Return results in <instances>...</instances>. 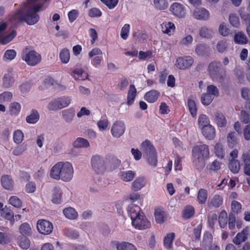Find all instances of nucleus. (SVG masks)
<instances>
[{"instance_id":"1","label":"nucleus","mask_w":250,"mask_h":250,"mask_svg":"<svg viewBox=\"0 0 250 250\" xmlns=\"http://www.w3.org/2000/svg\"><path fill=\"white\" fill-rule=\"evenodd\" d=\"M47 0H26L20 5V8L9 16V20L14 23L25 21L32 25L40 20L38 13L42 11L44 2Z\"/></svg>"},{"instance_id":"2","label":"nucleus","mask_w":250,"mask_h":250,"mask_svg":"<svg viewBox=\"0 0 250 250\" xmlns=\"http://www.w3.org/2000/svg\"><path fill=\"white\" fill-rule=\"evenodd\" d=\"M73 173V167L71 163L68 162H60L51 168L50 176L55 180H61L68 182L72 180Z\"/></svg>"},{"instance_id":"3","label":"nucleus","mask_w":250,"mask_h":250,"mask_svg":"<svg viewBox=\"0 0 250 250\" xmlns=\"http://www.w3.org/2000/svg\"><path fill=\"white\" fill-rule=\"evenodd\" d=\"M208 71L213 80L222 82L224 79L226 71L222 67L221 62L216 61L211 62L208 66Z\"/></svg>"},{"instance_id":"4","label":"nucleus","mask_w":250,"mask_h":250,"mask_svg":"<svg viewBox=\"0 0 250 250\" xmlns=\"http://www.w3.org/2000/svg\"><path fill=\"white\" fill-rule=\"evenodd\" d=\"M22 59L30 66H34L41 61V56L34 50L24 48L21 53Z\"/></svg>"},{"instance_id":"5","label":"nucleus","mask_w":250,"mask_h":250,"mask_svg":"<svg viewBox=\"0 0 250 250\" xmlns=\"http://www.w3.org/2000/svg\"><path fill=\"white\" fill-rule=\"evenodd\" d=\"M71 101L69 97H59L51 100L48 104L47 108L49 110L56 111L68 106Z\"/></svg>"},{"instance_id":"6","label":"nucleus","mask_w":250,"mask_h":250,"mask_svg":"<svg viewBox=\"0 0 250 250\" xmlns=\"http://www.w3.org/2000/svg\"><path fill=\"white\" fill-rule=\"evenodd\" d=\"M91 165L93 170L97 174L104 173L106 169L104 160L100 155H96L92 157Z\"/></svg>"},{"instance_id":"7","label":"nucleus","mask_w":250,"mask_h":250,"mask_svg":"<svg viewBox=\"0 0 250 250\" xmlns=\"http://www.w3.org/2000/svg\"><path fill=\"white\" fill-rule=\"evenodd\" d=\"M194 158L207 159L209 156V149L206 145H199L195 146L192 149Z\"/></svg>"},{"instance_id":"8","label":"nucleus","mask_w":250,"mask_h":250,"mask_svg":"<svg viewBox=\"0 0 250 250\" xmlns=\"http://www.w3.org/2000/svg\"><path fill=\"white\" fill-rule=\"evenodd\" d=\"M193 62L194 60L191 56L179 57L176 59L175 65L178 69L184 70L189 68Z\"/></svg>"},{"instance_id":"9","label":"nucleus","mask_w":250,"mask_h":250,"mask_svg":"<svg viewBox=\"0 0 250 250\" xmlns=\"http://www.w3.org/2000/svg\"><path fill=\"white\" fill-rule=\"evenodd\" d=\"M132 224L135 229L143 230L150 227V222L143 215H141L132 221Z\"/></svg>"},{"instance_id":"10","label":"nucleus","mask_w":250,"mask_h":250,"mask_svg":"<svg viewBox=\"0 0 250 250\" xmlns=\"http://www.w3.org/2000/svg\"><path fill=\"white\" fill-rule=\"evenodd\" d=\"M169 11L175 17L181 19L186 17V12L185 6L180 3L174 2L169 8Z\"/></svg>"},{"instance_id":"11","label":"nucleus","mask_w":250,"mask_h":250,"mask_svg":"<svg viewBox=\"0 0 250 250\" xmlns=\"http://www.w3.org/2000/svg\"><path fill=\"white\" fill-rule=\"evenodd\" d=\"M37 228L38 231L42 234H49L53 230L52 223L45 220H39L37 223Z\"/></svg>"},{"instance_id":"12","label":"nucleus","mask_w":250,"mask_h":250,"mask_svg":"<svg viewBox=\"0 0 250 250\" xmlns=\"http://www.w3.org/2000/svg\"><path fill=\"white\" fill-rule=\"evenodd\" d=\"M125 127L123 122L118 121L114 123L112 125L111 132L114 137L119 138L125 132Z\"/></svg>"},{"instance_id":"13","label":"nucleus","mask_w":250,"mask_h":250,"mask_svg":"<svg viewBox=\"0 0 250 250\" xmlns=\"http://www.w3.org/2000/svg\"><path fill=\"white\" fill-rule=\"evenodd\" d=\"M209 15V12L204 8H197L193 13V18L198 20H208Z\"/></svg>"},{"instance_id":"14","label":"nucleus","mask_w":250,"mask_h":250,"mask_svg":"<svg viewBox=\"0 0 250 250\" xmlns=\"http://www.w3.org/2000/svg\"><path fill=\"white\" fill-rule=\"evenodd\" d=\"M249 228L247 227L242 231L238 233L233 238L232 242L236 245H240L242 243L246 241L249 234Z\"/></svg>"},{"instance_id":"15","label":"nucleus","mask_w":250,"mask_h":250,"mask_svg":"<svg viewBox=\"0 0 250 250\" xmlns=\"http://www.w3.org/2000/svg\"><path fill=\"white\" fill-rule=\"evenodd\" d=\"M127 213L132 221L143 214L140 208L134 204H131L128 207Z\"/></svg>"},{"instance_id":"16","label":"nucleus","mask_w":250,"mask_h":250,"mask_svg":"<svg viewBox=\"0 0 250 250\" xmlns=\"http://www.w3.org/2000/svg\"><path fill=\"white\" fill-rule=\"evenodd\" d=\"M146 183V180L144 177H137L132 183L131 189L137 191L144 187Z\"/></svg>"},{"instance_id":"17","label":"nucleus","mask_w":250,"mask_h":250,"mask_svg":"<svg viewBox=\"0 0 250 250\" xmlns=\"http://www.w3.org/2000/svg\"><path fill=\"white\" fill-rule=\"evenodd\" d=\"M214 120L219 127H224L227 125V119L221 112H216L214 115Z\"/></svg>"},{"instance_id":"18","label":"nucleus","mask_w":250,"mask_h":250,"mask_svg":"<svg viewBox=\"0 0 250 250\" xmlns=\"http://www.w3.org/2000/svg\"><path fill=\"white\" fill-rule=\"evenodd\" d=\"M203 135L208 140H213L215 136V131L214 127L209 125L204 126L202 128Z\"/></svg>"},{"instance_id":"19","label":"nucleus","mask_w":250,"mask_h":250,"mask_svg":"<svg viewBox=\"0 0 250 250\" xmlns=\"http://www.w3.org/2000/svg\"><path fill=\"white\" fill-rule=\"evenodd\" d=\"M1 183L3 188L6 189H12L14 187V182L11 177L4 175L1 177Z\"/></svg>"},{"instance_id":"20","label":"nucleus","mask_w":250,"mask_h":250,"mask_svg":"<svg viewBox=\"0 0 250 250\" xmlns=\"http://www.w3.org/2000/svg\"><path fill=\"white\" fill-rule=\"evenodd\" d=\"M195 51L199 56H205L209 54L210 48L205 44H199L196 45Z\"/></svg>"},{"instance_id":"21","label":"nucleus","mask_w":250,"mask_h":250,"mask_svg":"<svg viewBox=\"0 0 250 250\" xmlns=\"http://www.w3.org/2000/svg\"><path fill=\"white\" fill-rule=\"evenodd\" d=\"M71 75L76 80L88 79V75L82 69L76 68L71 73Z\"/></svg>"},{"instance_id":"22","label":"nucleus","mask_w":250,"mask_h":250,"mask_svg":"<svg viewBox=\"0 0 250 250\" xmlns=\"http://www.w3.org/2000/svg\"><path fill=\"white\" fill-rule=\"evenodd\" d=\"M136 173L132 170L123 171L119 173V177L124 182L131 181L135 177Z\"/></svg>"},{"instance_id":"23","label":"nucleus","mask_w":250,"mask_h":250,"mask_svg":"<svg viewBox=\"0 0 250 250\" xmlns=\"http://www.w3.org/2000/svg\"><path fill=\"white\" fill-rule=\"evenodd\" d=\"M222 203V197L220 195L216 194L209 200L208 205L210 208H217L221 206Z\"/></svg>"},{"instance_id":"24","label":"nucleus","mask_w":250,"mask_h":250,"mask_svg":"<svg viewBox=\"0 0 250 250\" xmlns=\"http://www.w3.org/2000/svg\"><path fill=\"white\" fill-rule=\"evenodd\" d=\"M141 149L146 155L150 154L156 151L153 146L148 140H146L142 143Z\"/></svg>"},{"instance_id":"25","label":"nucleus","mask_w":250,"mask_h":250,"mask_svg":"<svg viewBox=\"0 0 250 250\" xmlns=\"http://www.w3.org/2000/svg\"><path fill=\"white\" fill-rule=\"evenodd\" d=\"M40 119V114L36 109H32L30 115L26 117V121L27 123L34 124L38 122Z\"/></svg>"},{"instance_id":"26","label":"nucleus","mask_w":250,"mask_h":250,"mask_svg":"<svg viewBox=\"0 0 250 250\" xmlns=\"http://www.w3.org/2000/svg\"><path fill=\"white\" fill-rule=\"evenodd\" d=\"M62 119L67 123H70L73 120L75 111L73 109L63 110L62 112Z\"/></svg>"},{"instance_id":"27","label":"nucleus","mask_w":250,"mask_h":250,"mask_svg":"<svg viewBox=\"0 0 250 250\" xmlns=\"http://www.w3.org/2000/svg\"><path fill=\"white\" fill-rule=\"evenodd\" d=\"M19 230L20 233L22 235V236H30L32 234V227L28 223H24L21 225Z\"/></svg>"},{"instance_id":"28","label":"nucleus","mask_w":250,"mask_h":250,"mask_svg":"<svg viewBox=\"0 0 250 250\" xmlns=\"http://www.w3.org/2000/svg\"><path fill=\"white\" fill-rule=\"evenodd\" d=\"M18 244L23 250H27L30 246V241L24 236H19L17 239Z\"/></svg>"},{"instance_id":"29","label":"nucleus","mask_w":250,"mask_h":250,"mask_svg":"<svg viewBox=\"0 0 250 250\" xmlns=\"http://www.w3.org/2000/svg\"><path fill=\"white\" fill-rule=\"evenodd\" d=\"M63 213L64 216L69 219L74 220L78 217L77 211L72 207L64 208L63 210Z\"/></svg>"},{"instance_id":"30","label":"nucleus","mask_w":250,"mask_h":250,"mask_svg":"<svg viewBox=\"0 0 250 250\" xmlns=\"http://www.w3.org/2000/svg\"><path fill=\"white\" fill-rule=\"evenodd\" d=\"M159 94L157 91L152 90L146 94L145 98L148 102L154 103L157 100Z\"/></svg>"},{"instance_id":"31","label":"nucleus","mask_w":250,"mask_h":250,"mask_svg":"<svg viewBox=\"0 0 250 250\" xmlns=\"http://www.w3.org/2000/svg\"><path fill=\"white\" fill-rule=\"evenodd\" d=\"M62 192L60 188L55 187L53 191L52 201L55 204H60L62 200Z\"/></svg>"},{"instance_id":"32","label":"nucleus","mask_w":250,"mask_h":250,"mask_svg":"<svg viewBox=\"0 0 250 250\" xmlns=\"http://www.w3.org/2000/svg\"><path fill=\"white\" fill-rule=\"evenodd\" d=\"M234 42L236 44L242 45L246 44L248 40L244 34L242 32H238L234 35Z\"/></svg>"},{"instance_id":"33","label":"nucleus","mask_w":250,"mask_h":250,"mask_svg":"<svg viewBox=\"0 0 250 250\" xmlns=\"http://www.w3.org/2000/svg\"><path fill=\"white\" fill-rule=\"evenodd\" d=\"M229 168L233 173H237L240 169V162L237 160H230Z\"/></svg>"},{"instance_id":"34","label":"nucleus","mask_w":250,"mask_h":250,"mask_svg":"<svg viewBox=\"0 0 250 250\" xmlns=\"http://www.w3.org/2000/svg\"><path fill=\"white\" fill-rule=\"evenodd\" d=\"M116 248L117 250H137L133 245L125 242L117 243Z\"/></svg>"},{"instance_id":"35","label":"nucleus","mask_w":250,"mask_h":250,"mask_svg":"<svg viewBox=\"0 0 250 250\" xmlns=\"http://www.w3.org/2000/svg\"><path fill=\"white\" fill-rule=\"evenodd\" d=\"M199 34L202 38L209 39L212 37L213 32L211 29L204 26L200 28Z\"/></svg>"},{"instance_id":"36","label":"nucleus","mask_w":250,"mask_h":250,"mask_svg":"<svg viewBox=\"0 0 250 250\" xmlns=\"http://www.w3.org/2000/svg\"><path fill=\"white\" fill-rule=\"evenodd\" d=\"M15 80L11 74H6L3 78V86L6 88L12 86L14 83Z\"/></svg>"},{"instance_id":"37","label":"nucleus","mask_w":250,"mask_h":250,"mask_svg":"<svg viewBox=\"0 0 250 250\" xmlns=\"http://www.w3.org/2000/svg\"><path fill=\"white\" fill-rule=\"evenodd\" d=\"M174 237L175 233L173 232L169 233L165 237L164 240V244L166 248L168 249H171L172 248V242Z\"/></svg>"},{"instance_id":"38","label":"nucleus","mask_w":250,"mask_h":250,"mask_svg":"<svg viewBox=\"0 0 250 250\" xmlns=\"http://www.w3.org/2000/svg\"><path fill=\"white\" fill-rule=\"evenodd\" d=\"M59 57L62 63H67L70 60L69 50L66 48L62 49L60 52Z\"/></svg>"},{"instance_id":"39","label":"nucleus","mask_w":250,"mask_h":250,"mask_svg":"<svg viewBox=\"0 0 250 250\" xmlns=\"http://www.w3.org/2000/svg\"><path fill=\"white\" fill-rule=\"evenodd\" d=\"M194 213V208L191 206H187L183 210L182 216L184 219H188L193 216Z\"/></svg>"},{"instance_id":"40","label":"nucleus","mask_w":250,"mask_h":250,"mask_svg":"<svg viewBox=\"0 0 250 250\" xmlns=\"http://www.w3.org/2000/svg\"><path fill=\"white\" fill-rule=\"evenodd\" d=\"M73 146L76 148L86 147L89 146L88 141L83 138H78L74 142Z\"/></svg>"},{"instance_id":"41","label":"nucleus","mask_w":250,"mask_h":250,"mask_svg":"<svg viewBox=\"0 0 250 250\" xmlns=\"http://www.w3.org/2000/svg\"><path fill=\"white\" fill-rule=\"evenodd\" d=\"M136 95V89L134 85H130L127 95V104L129 105L131 104Z\"/></svg>"},{"instance_id":"42","label":"nucleus","mask_w":250,"mask_h":250,"mask_svg":"<svg viewBox=\"0 0 250 250\" xmlns=\"http://www.w3.org/2000/svg\"><path fill=\"white\" fill-rule=\"evenodd\" d=\"M161 28L163 33L170 35L171 30L175 29V26L171 22H166L161 24Z\"/></svg>"},{"instance_id":"43","label":"nucleus","mask_w":250,"mask_h":250,"mask_svg":"<svg viewBox=\"0 0 250 250\" xmlns=\"http://www.w3.org/2000/svg\"><path fill=\"white\" fill-rule=\"evenodd\" d=\"M24 135L21 130L17 129L13 133V141L16 144H20L23 141Z\"/></svg>"},{"instance_id":"44","label":"nucleus","mask_w":250,"mask_h":250,"mask_svg":"<svg viewBox=\"0 0 250 250\" xmlns=\"http://www.w3.org/2000/svg\"><path fill=\"white\" fill-rule=\"evenodd\" d=\"M218 221L220 226L222 228H224L228 222L227 213L225 210H222L220 212L218 217Z\"/></svg>"},{"instance_id":"45","label":"nucleus","mask_w":250,"mask_h":250,"mask_svg":"<svg viewBox=\"0 0 250 250\" xmlns=\"http://www.w3.org/2000/svg\"><path fill=\"white\" fill-rule=\"evenodd\" d=\"M208 197L207 191L203 188L199 189L198 195L197 199L199 203L201 204H203L206 202Z\"/></svg>"},{"instance_id":"46","label":"nucleus","mask_w":250,"mask_h":250,"mask_svg":"<svg viewBox=\"0 0 250 250\" xmlns=\"http://www.w3.org/2000/svg\"><path fill=\"white\" fill-rule=\"evenodd\" d=\"M156 221L158 223H162L164 222L165 218V212L161 209H157L154 213Z\"/></svg>"},{"instance_id":"47","label":"nucleus","mask_w":250,"mask_h":250,"mask_svg":"<svg viewBox=\"0 0 250 250\" xmlns=\"http://www.w3.org/2000/svg\"><path fill=\"white\" fill-rule=\"evenodd\" d=\"M228 143L229 147H233L237 144V138L236 133L234 132H231L227 136Z\"/></svg>"},{"instance_id":"48","label":"nucleus","mask_w":250,"mask_h":250,"mask_svg":"<svg viewBox=\"0 0 250 250\" xmlns=\"http://www.w3.org/2000/svg\"><path fill=\"white\" fill-rule=\"evenodd\" d=\"M240 119L245 124H250V113L245 110H241Z\"/></svg>"},{"instance_id":"49","label":"nucleus","mask_w":250,"mask_h":250,"mask_svg":"<svg viewBox=\"0 0 250 250\" xmlns=\"http://www.w3.org/2000/svg\"><path fill=\"white\" fill-rule=\"evenodd\" d=\"M155 7L159 10H165L168 7V2L167 0H154Z\"/></svg>"},{"instance_id":"50","label":"nucleus","mask_w":250,"mask_h":250,"mask_svg":"<svg viewBox=\"0 0 250 250\" xmlns=\"http://www.w3.org/2000/svg\"><path fill=\"white\" fill-rule=\"evenodd\" d=\"M21 110V105L17 102H13L10 105V113L12 115L19 114Z\"/></svg>"},{"instance_id":"51","label":"nucleus","mask_w":250,"mask_h":250,"mask_svg":"<svg viewBox=\"0 0 250 250\" xmlns=\"http://www.w3.org/2000/svg\"><path fill=\"white\" fill-rule=\"evenodd\" d=\"M216 155L220 158H223L225 155V150L223 146L220 143H217L214 146Z\"/></svg>"},{"instance_id":"52","label":"nucleus","mask_w":250,"mask_h":250,"mask_svg":"<svg viewBox=\"0 0 250 250\" xmlns=\"http://www.w3.org/2000/svg\"><path fill=\"white\" fill-rule=\"evenodd\" d=\"M207 92L213 97H218L219 94L218 88L215 85H209L207 88Z\"/></svg>"},{"instance_id":"53","label":"nucleus","mask_w":250,"mask_h":250,"mask_svg":"<svg viewBox=\"0 0 250 250\" xmlns=\"http://www.w3.org/2000/svg\"><path fill=\"white\" fill-rule=\"evenodd\" d=\"M0 213L1 216L5 219L11 220L14 217L13 212L7 208L2 209Z\"/></svg>"},{"instance_id":"54","label":"nucleus","mask_w":250,"mask_h":250,"mask_svg":"<svg viewBox=\"0 0 250 250\" xmlns=\"http://www.w3.org/2000/svg\"><path fill=\"white\" fill-rule=\"evenodd\" d=\"M209 121L207 116L205 115H201L198 118V124L200 127H204L205 126L209 125Z\"/></svg>"},{"instance_id":"55","label":"nucleus","mask_w":250,"mask_h":250,"mask_svg":"<svg viewBox=\"0 0 250 250\" xmlns=\"http://www.w3.org/2000/svg\"><path fill=\"white\" fill-rule=\"evenodd\" d=\"M214 97L209 94L204 93L201 97L202 103L205 105H208L212 101Z\"/></svg>"},{"instance_id":"56","label":"nucleus","mask_w":250,"mask_h":250,"mask_svg":"<svg viewBox=\"0 0 250 250\" xmlns=\"http://www.w3.org/2000/svg\"><path fill=\"white\" fill-rule=\"evenodd\" d=\"M12 94L9 91L4 92L0 94V103L10 102L12 98Z\"/></svg>"},{"instance_id":"57","label":"nucleus","mask_w":250,"mask_h":250,"mask_svg":"<svg viewBox=\"0 0 250 250\" xmlns=\"http://www.w3.org/2000/svg\"><path fill=\"white\" fill-rule=\"evenodd\" d=\"M147 155L148 157L147 159L148 164L152 166H156L157 164V159L156 151L155 152L151 153L150 154H149Z\"/></svg>"},{"instance_id":"58","label":"nucleus","mask_w":250,"mask_h":250,"mask_svg":"<svg viewBox=\"0 0 250 250\" xmlns=\"http://www.w3.org/2000/svg\"><path fill=\"white\" fill-rule=\"evenodd\" d=\"M26 149V145L23 144L15 147L12 153L15 156H19Z\"/></svg>"},{"instance_id":"59","label":"nucleus","mask_w":250,"mask_h":250,"mask_svg":"<svg viewBox=\"0 0 250 250\" xmlns=\"http://www.w3.org/2000/svg\"><path fill=\"white\" fill-rule=\"evenodd\" d=\"M16 32L15 30H13L11 33L7 36L3 37L1 40V43L3 44H6L12 40V39L16 36Z\"/></svg>"},{"instance_id":"60","label":"nucleus","mask_w":250,"mask_h":250,"mask_svg":"<svg viewBox=\"0 0 250 250\" xmlns=\"http://www.w3.org/2000/svg\"><path fill=\"white\" fill-rule=\"evenodd\" d=\"M65 234L68 237L73 239H77L79 236L77 231L70 229H66L65 230Z\"/></svg>"},{"instance_id":"61","label":"nucleus","mask_w":250,"mask_h":250,"mask_svg":"<svg viewBox=\"0 0 250 250\" xmlns=\"http://www.w3.org/2000/svg\"><path fill=\"white\" fill-rule=\"evenodd\" d=\"M193 41L192 37L190 35H187L180 42V44L182 46H188L192 43Z\"/></svg>"},{"instance_id":"62","label":"nucleus","mask_w":250,"mask_h":250,"mask_svg":"<svg viewBox=\"0 0 250 250\" xmlns=\"http://www.w3.org/2000/svg\"><path fill=\"white\" fill-rule=\"evenodd\" d=\"M189 110L191 114L193 117L196 115L197 108L196 104L194 101L192 100H189L188 102Z\"/></svg>"},{"instance_id":"63","label":"nucleus","mask_w":250,"mask_h":250,"mask_svg":"<svg viewBox=\"0 0 250 250\" xmlns=\"http://www.w3.org/2000/svg\"><path fill=\"white\" fill-rule=\"evenodd\" d=\"M205 160L204 159L194 158L193 162L197 169L200 170L204 167L205 166Z\"/></svg>"},{"instance_id":"64","label":"nucleus","mask_w":250,"mask_h":250,"mask_svg":"<svg viewBox=\"0 0 250 250\" xmlns=\"http://www.w3.org/2000/svg\"><path fill=\"white\" fill-rule=\"evenodd\" d=\"M9 202L11 205L16 208H20L21 206V200L17 196H12L10 198Z\"/></svg>"}]
</instances>
